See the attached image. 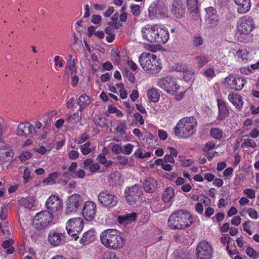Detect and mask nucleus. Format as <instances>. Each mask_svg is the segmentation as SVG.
Listing matches in <instances>:
<instances>
[{"mask_svg": "<svg viewBox=\"0 0 259 259\" xmlns=\"http://www.w3.org/2000/svg\"><path fill=\"white\" fill-rule=\"evenodd\" d=\"M101 242L106 248L118 250L124 245L125 241L117 230L108 229L103 231L100 234Z\"/></svg>", "mask_w": 259, "mask_h": 259, "instance_id": "1", "label": "nucleus"}, {"mask_svg": "<svg viewBox=\"0 0 259 259\" xmlns=\"http://www.w3.org/2000/svg\"><path fill=\"white\" fill-rule=\"evenodd\" d=\"M197 125V120L194 116L184 117L175 127V135L180 139L188 138L195 133Z\"/></svg>", "mask_w": 259, "mask_h": 259, "instance_id": "2", "label": "nucleus"}, {"mask_svg": "<svg viewBox=\"0 0 259 259\" xmlns=\"http://www.w3.org/2000/svg\"><path fill=\"white\" fill-rule=\"evenodd\" d=\"M193 223L191 214L188 211L180 209L171 214L168 225L172 230H181L188 227Z\"/></svg>", "mask_w": 259, "mask_h": 259, "instance_id": "3", "label": "nucleus"}, {"mask_svg": "<svg viewBox=\"0 0 259 259\" xmlns=\"http://www.w3.org/2000/svg\"><path fill=\"white\" fill-rule=\"evenodd\" d=\"M139 62L142 68L151 74H157L161 67L155 55L144 52L139 57Z\"/></svg>", "mask_w": 259, "mask_h": 259, "instance_id": "4", "label": "nucleus"}, {"mask_svg": "<svg viewBox=\"0 0 259 259\" xmlns=\"http://www.w3.org/2000/svg\"><path fill=\"white\" fill-rule=\"evenodd\" d=\"M157 85L168 94L174 95L180 88L178 83L177 79L171 76L157 79Z\"/></svg>", "mask_w": 259, "mask_h": 259, "instance_id": "5", "label": "nucleus"}, {"mask_svg": "<svg viewBox=\"0 0 259 259\" xmlns=\"http://www.w3.org/2000/svg\"><path fill=\"white\" fill-rule=\"evenodd\" d=\"M83 228V221L80 218L69 219L66 224V228L68 234L73 237L75 240L79 238L78 234L80 233Z\"/></svg>", "mask_w": 259, "mask_h": 259, "instance_id": "6", "label": "nucleus"}, {"mask_svg": "<svg viewBox=\"0 0 259 259\" xmlns=\"http://www.w3.org/2000/svg\"><path fill=\"white\" fill-rule=\"evenodd\" d=\"M98 200L104 207L111 208L115 206L117 203V197L108 190L100 192L98 195Z\"/></svg>", "mask_w": 259, "mask_h": 259, "instance_id": "7", "label": "nucleus"}, {"mask_svg": "<svg viewBox=\"0 0 259 259\" xmlns=\"http://www.w3.org/2000/svg\"><path fill=\"white\" fill-rule=\"evenodd\" d=\"M53 214L48 210L37 213L34 218V224L37 229L41 230L47 227L52 222Z\"/></svg>", "mask_w": 259, "mask_h": 259, "instance_id": "8", "label": "nucleus"}, {"mask_svg": "<svg viewBox=\"0 0 259 259\" xmlns=\"http://www.w3.org/2000/svg\"><path fill=\"white\" fill-rule=\"evenodd\" d=\"M149 17L153 19L155 17L163 18L167 16V10L165 5L161 1L158 2L154 7L148 9Z\"/></svg>", "mask_w": 259, "mask_h": 259, "instance_id": "9", "label": "nucleus"}, {"mask_svg": "<svg viewBox=\"0 0 259 259\" xmlns=\"http://www.w3.org/2000/svg\"><path fill=\"white\" fill-rule=\"evenodd\" d=\"M140 188V186L139 184H136L125 189V198L129 204H134L136 201L139 198L141 195V193L139 191Z\"/></svg>", "mask_w": 259, "mask_h": 259, "instance_id": "10", "label": "nucleus"}, {"mask_svg": "<svg viewBox=\"0 0 259 259\" xmlns=\"http://www.w3.org/2000/svg\"><path fill=\"white\" fill-rule=\"evenodd\" d=\"M36 131L30 122L20 123L17 127V134L19 137L24 138H33L35 135Z\"/></svg>", "mask_w": 259, "mask_h": 259, "instance_id": "11", "label": "nucleus"}, {"mask_svg": "<svg viewBox=\"0 0 259 259\" xmlns=\"http://www.w3.org/2000/svg\"><path fill=\"white\" fill-rule=\"evenodd\" d=\"M196 254L197 259H210L212 249L207 242L202 241L197 247Z\"/></svg>", "mask_w": 259, "mask_h": 259, "instance_id": "12", "label": "nucleus"}, {"mask_svg": "<svg viewBox=\"0 0 259 259\" xmlns=\"http://www.w3.org/2000/svg\"><path fill=\"white\" fill-rule=\"evenodd\" d=\"M254 22L250 17H244L240 19L238 25V31L242 34H249L254 28Z\"/></svg>", "mask_w": 259, "mask_h": 259, "instance_id": "13", "label": "nucleus"}, {"mask_svg": "<svg viewBox=\"0 0 259 259\" xmlns=\"http://www.w3.org/2000/svg\"><path fill=\"white\" fill-rule=\"evenodd\" d=\"M156 30L153 42H157L159 45L166 44L169 38V34L167 29L162 25L158 24Z\"/></svg>", "mask_w": 259, "mask_h": 259, "instance_id": "14", "label": "nucleus"}, {"mask_svg": "<svg viewBox=\"0 0 259 259\" xmlns=\"http://www.w3.org/2000/svg\"><path fill=\"white\" fill-rule=\"evenodd\" d=\"M46 205L52 213H55L62 208L63 201L58 196L52 195L47 199Z\"/></svg>", "mask_w": 259, "mask_h": 259, "instance_id": "15", "label": "nucleus"}, {"mask_svg": "<svg viewBox=\"0 0 259 259\" xmlns=\"http://www.w3.org/2000/svg\"><path fill=\"white\" fill-rule=\"evenodd\" d=\"M82 203V200L80 195L77 194L71 195L68 198L66 213H70L75 212Z\"/></svg>", "mask_w": 259, "mask_h": 259, "instance_id": "16", "label": "nucleus"}, {"mask_svg": "<svg viewBox=\"0 0 259 259\" xmlns=\"http://www.w3.org/2000/svg\"><path fill=\"white\" fill-rule=\"evenodd\" d=\"M64 233L58 232L55 230L51 231L48 235V241L54 246L61 245L65 242Z\"/></svg>", "mask_w": 259, "mask_h": 259, "instance_id": "17", "label": "nucleus"}, {"mask_svg": "<svg viewBox=\"0 0 259 259\" xmlns=\"http://www.w3.org/2000/svg\"><path fill=\"white\" fill-rule=\"evenodd\" d=\"M96 212V204L92 201H87L84 205L82 210V214L85 219L88 221L92 220L95 216Z\"/></svg>", "mask_w": 259, "mask_h": 259, "instance_id": "18", "label": "nucleus"}, {"mask_svg": "<svg viewBox=\"0 0 259 259\" xmlns=\"http://www.w3.org/2000/svg\"><path fill=\"white\" fill-rule=\"evenodd\" d=\"M225 82L229 84L230 87L236 91H240L244 86L245 80L241 77L236 78L233 75H229L225 79Z\"/></svg>", "mask_w": 259, "mask_h": 259, "instance_id": "19", "label": "nucleus"}, {"mask_svg": "<svg viewBox=\"0 0 259 259\" xmlns=\"http://www.w3.org/2000/svg\"><path fill=\"white\" fill-rule=\"evenodd\" d=\"M157 26L158 24H147L143 27L141 32L143 38L150 42H153Z\"/></svg>", "mask_w": 259, "mask_h": 259, "instance_id": "20", "label": "nucleus"}, {"mask_svg": "<svg viewBox=\"0 0 259 259\" xmlns=\"http://www.w3.org/2000/svg\"><path fill=\"white\" fill-rule=\"evenodd\" d=\"M171 12L177 18H182L185 14V8L182 0H174L171 5Z\"/></svg>", "mask_w": 259, "mask_h": 259, "instance_id": "21", "label": "nucleus"}, {"mask_svg": "<svg viewBox=\"0 0 259 259\" xmlns=\"http://www.w3.org/2000/svg\"><path fill=\"white\" fill-rule=\"evenodd\" d=\"M187 9L192 17L197 19L200 16L198 0H186Z\"/></svg>", "mask_w": 259, "mask_h": 259, "instance_id": "22", "label": "nucleus"}, {"mask_svg": "<svg viewBox=\"0 0 259 259\" xmlns=\"http://www.w3.org/2000/svg\"><path fill=\"white\" fill-rule=\"evenodd\" d=\"M158 183L153 177H146L143 182V189L146 192L153 193L157 189Z\"/></svg>", "mask_w": 259, "mask_h": 259, "instance_id": "23", "label": "nucleus"}, {"mask_svg": "<svg viewBox=\"0 0 259 259\" xmlns=\"http://www.w3.org/2000/svg\"><path fill=\"white\" fill-rule=\"evenodd\" d=\"M14 153L12 150L5 147L0 148V163L3 164L12 161Z\"/></svg>", "mask_w": 259, "mask_h": 259, "instance_id": "24", "label": "nucleus"}, {"mask_svg": "<svg viewBox=\"0 0 259 259\" xmlns=\"http://www.w3.org/2000/svg\"><path fill=\"white\" fill-rule=\"evenodd\" d=\"M237 5V11L239 14H244L248 12L251 8L250 0H234Z\"/></svg>", "mask_w": 259, "mask_h": 259, "instance_id": "25", "label": "nucleus"}, {"mask_svg": "<svg viewBox=\"0 0 259 259\" xmlns=\"http://www.w3.org/2000/svg\"><path fill=\"white\" fill-rule=\"evenodd\" d=\"M219 108V115L217 119L222 120L225 119L229 114V109L225 103L221 99L217 100Z\"/></svg>", "mask_w": 259, "mask_h": 259, "instance_id": "26", "label": "nucleus"}, {"mask_svg": "<svg viewBox=\"0 0 259 259\" xmlns=\"http://www.w3.org/2000/svg\"><path fill=\"white\" fill-rule=\"evenodd\" d=\"M96 237V232L94 229H91L84 233L79 241L81 244L87 245L93 242Z\"/></svg>", "mask_w": 259, "mask_h": 259, "instance_id": "27", "label": "nucleus"}, {"mask_svg": "<svg viewBox=\"0 0 259 259\" xmlns=\"http://www.w3.org/2000/svg\"><path fill=\"white\" fill-rule=\"evenodd\" d=\"M228 98L237 109H240L242 107L243 103L242 97L239 95L232 93L228 95Z\"/></svg>", "mask_w": 259, "mask_h": 259, "instance_id": "28", "label": "nucleus"}, {"mask_svg": "<svg viewBox=\"0 0 259 259\" xmlns=\"http://www.w3.org/2000/svg\"><path fill=\"white\" fill-rule=\"evenodd\" d=\"M174 194V189L172 187H167L163 192L162 199L165 203L169 202L172 200Z\"/></svg>", "mask_w": 259, "mask_h": 259, "instance_id": "29", "label": "nucleus"}, {"mask_svg": "<svg viewBox=\"0 0 259 259\" xmlns=\"http://www.w3.org/2000/svg\"><path fill=\"white\" fill-rule=\"evenodd\" d=\"M77 103L80 106L79 110L81 112L88 105L90 104L91 101L89 97L87 95L84 94L79 96Z\"/></svg>", "mask_w": 259, "mask_h": 259, "instance_id": "30", "label": "nucleus"}, {"mask_svg": "<svg viewBox=\"0 0 259 259\" xmlns=\"http://www.w3.org/2000/svg\"><path fill=\"white\" fill-rule=\"evenodd\" d=\"M147 97L151 102H157L159 99L160 94L157 89L152 88L148 91Z\"/></svg>", "mask_w": 259, "mask_h": 259, "instance_id": "31", "label": "nucleus"}, {"mask_svg": "<svg viewBox=\"0 0 259 259\" xmlns=\"http://www.w3.org/2000/svg\"><path fill=\"white\" fill-rule=\"evenodd\" d=\"M109 178L112 183L115 185H120L123 182V179L118 171H115L110 175Z\"/></svg>", "mask_w": 259, "mask_h": 259, "instance_id": "32", "label": "nucleus"}, {"mask_svg": "<svg viewBox=\"0 0 259 259\" xmlns=\"http://www.w3.org/2000/svg\"><path fill=\"white\" fill-rule=\"evenodd\" d=\"M81 119V114L78 112L74 113L72 115H67L66 121L68 124L74 125L77 122H80Z\"/></svg>", "mask_w": 259, "mask_h": 259, "instance_id": "33", "label": "nucleus"}, {"mask_svg": "<svg viewBox=\"0 0 259 259\" xmlns=\"http://www.w3.org/2000/svg\"><path fill=\"white\" fill-rule=\"evenodd\" d=\"M210 135L213 138L221 140L224 138V134L221 129L213 127L210 130Z\"/></svg>", "mask_w": 259, "mask_h": 259, "instance_id": "34", "label": "nucleus"}, {"mask_svg": "<svg viewBox=\"0 0 259 259\" xmlns=\"http://www.w3.org/2000/svg\"><path fill=\"white\" fill-rule=\"evenodd\" d=\"M20 203L25 207L32 209L34 207V199L33 197L23 198L21 199Z\"/></svg>", "mask_w": 259, "mask_h": 259, "instance_id": "35", "label": "nucleus"}, {"mask_svg": "<svg viewBox=\"0 0 259 259\" xmlns=\"http://www.w3.org/2000/svg\"><path fill=\"white\" fill-rule=\"evenodd\" d=\"M13 243L14 241L12 239H9L3 243V246L6 250L5 252L7 254H12L14 252V248L12 246Z\"/></svg>", "mask_w": 259, "mask_h": 259, "instance_id": "36", "label": "nucleus"}, {"mask_svg": "<svg viewBox=\"0 0 259 259\" xmlns=\"http://www.w3.org/2000/svg\"><path fill=\"white\" fill-rule=\"evenodd\" d=\"M137 214L135 212H132L123 215L118 217L119 222L122 223L125 221H133L136 219Z\"/></svg>", "mask_w": 259, "mask_h": 259, "instance_id": "37", "label": "nucleus"}, {"mask_svg": "<svg viewBox=\"0 0 259 259\" xmlns=\"http://www.w3.org/2000/svg\"><path fill=\"white\" fill-rule=\"evenodd\" d=\"M206 22L210 25V26L213 27L217 25L218 23V16L213 13L207 14Z\"/></svg>", "mask_w": 259, "mask_h": 259, "instance_id": "38", "label": "nucleus"}, {"mask_svg": "<svg viewBox=\"0 0 259 259\" xmlns=\"http://www.w3.org/2000/svg\"><path fill=\"white\" fill-rule=\"evenodd\" d=\"M59 174L57 172H53L49 175V176L44 180V183L48 185H54L56 183V179L58 178Z\"/></svg>", "mask_w": 259, "mask_h": 259, "instance_id": "39", "label": "nucleus"}, {"mask_svg": "<svg viewBox=\"0 0 259 259\" xmlns=\"http://www.w3.org/2000/svg\"><path fill=\"white\" fill-rule=\"evenodd\" d=\"M195 60L199 67H202L206 65L209 61V59L205 56H198L195 57Z\"/></svg>", "mask_w": 259, "mask_h": 259, "instance_id": "40", "label": "nucleus"}, {"mask_svg": "<svg viewBox=\"0 0 259 259\" xmlns=\"http://www.w3.org/2000/svg\"><path fill=\"white\" fill-rule=\"evenodd\" d=\"M183 77L187 82H192L194 79V72L192 70L183 71Z\"/></svg>", "mask_w": 259, "mask_h": 259, "instance_id": "41", "label": "nucleus"}, {"mask_svg": "<svg viewBox=\"0 0 259 259\" xmlns=\"http://www.w3.org/2000/svg\"><path fill=\"white\" fill-rule=\"evenodd\" d=\"M241 147H251L254 148L256 147V143L254 141L250 139H244L243 143L241 144Z\"/></svg>", "mask_w": 259, "mask_h": 259, "instance_id": "42", "label": "nucleus"}, {"mask_svg": "<svg viewBox=\"0 0 259 259\" xmlns=\"http://www.w3.org/2000/svg\"><path fill=\"white\" fill-rule=\"evenodd\" d=\"M90 146V143L87 142L80 146V151L83 155H87L91 152Z\"/></svg>", "mask_w": 259, "mask_h": 259, "instance_id": "43", "label": "nucleus"}, {"mask_svg": "<svg viewBox=\"0 0 259 259\" xmlns=\"http://www.w3.org/2000/svg\"><path fill=\"white\" fill-rule=\"evenodd\" d=\"M243 194L249 199H253L255 197V191L250 188H247L244 190Z\"/></svg>", "mask_w": 259, "mask_h": 259, "instance_id": "44", "label": "nucleus"}, {"mask_svg": "<svg viewBox=\"0 0 259 259\" xmlns=\"http://www.w3.org/2000/svg\"><path fill=\"white\" fill-rule=\"evenodd\" d=\"M66 66V68H68L72 72H76V70L75 67V60L74 59H68Z\"/></svg>", "mask_w": 259, "mask_h": 259, "instance_id": "45", "label": "nucleus"}, {"mask_svg": "<svg viewBox=\"0 0 259 259\" xmlns=\"http://www.w3.org/2000/svg\"><path fill=\"white\" fill-rule=\"evenodd\" d=\"M30 175L31 171L29 169L28 167H26L24 171L23 176L24 184L27 183L31 179Z\"/></svg>", "mask_w": 259, "mask_h": 259, "instance_id": "46", "label": "nucleus"}, {"mask_svg": "<svg viewBox=\"0 0 259 259\" xmlns=\"http://www.w3.org/2000/svg\"><path fill=\"white\" fill-rule=\"evenodd\" d=\"M203 42V39L202 37L200 35H195L194 37V39L193 40V45L195 47H198V46L202 45Z\"/></svg>", "mask_w": 259, "mask_h": 259, "instance_id": "47", "label": "nucleus"}, {"mask_svg": "<svg viewBox=\"0 0 259 259\" xmlns=\"http://www.w3.org/2000/svg\"><path fill=\"white\" fill-rule=\"evenodd\" d=\"M131 12L134 16H138L140 14V7L138 5H132L131 6Z\"/></svg>", "mask_w": 259, "mask_h": 259, "instance_id": "48", "label": "nucleus"}, {"mask_svg": "<svg viewBox=\"0 0 259 259\" xmlns=\"http://www.w3.org/2000/svg\"><path fill=\"white\" fill-rule=\"evenodd\" d=\"M134 146L131 144H127L122 147V153L125 154H130L133 149Z\"/></svg>", "mask_w": 259, "mask_h": 259, "instance_id": "49", "label": "nucleus"}, {"mask_svg": "<svg viewBox=\"0 0 259 259\" xmlns=\"http://www.w3.org/2000/svg\"><path fill=\"white\" fill-rule=\"evenodd\" d=\"M103 259H118L115 252L107 251L104 253Z\"/></svg>", "mask_w": 259, "mask_h": 259, "instance_id": "50", "label": "nucleus"}, {"mask_svg": "<svg viewBox=\"0 0 259 259\" xmlns=\"http://www.w3.org/2000/svg\"><path fill=\"white\" fill-rule=\"evenodd\" d=\"M124 75L131 82H135L136 80L135 75L129 70H125Z\"/></svg>", "mask_w": 259, "mask_h": 259, "instance_id": "51", "label": "nucleus"}, {"mask_svg": "<svg viewBox=\"0 0 259 259\" xmlns=\"http://www.w3.org/2000/svg\"><path fill=\"white\" fill-rule=\"evenodd\" d=\"M251 222L250 221H245L242 224L243 230L245 232H246V233H247L249 235H251L252 234V232L250 231V228H251L250 224H251Z\"/></svg>", "mask_w": 259, "mask_h": 259, "instance_id": "52", "label": "nucleus"}, {"mask_svg": "<svg viewBox=\"0 0 259 259\" xmlns=\"http://www.w3.org/2000/svg\"><path fill=\"white\" fill-rule=\"evenodd\" d=\"M126 129V125L124 122H122L116 127V131L120 133L121 135H123L125 133V130Z\"/></svg>", "mask_w": 259, "mask_h": 259, "instance_id": "53", "label": "nucleus"}, {"mask_svg": "<svg viewBox=\"0 0 259 259\" xmlns=\"http://www.w3.org/2000/svg\"><path fill=\"white\" fill-rule=\"evenodd\" d=\"M180 161L183 166H189L193 163V161L190 159H186L184 156H179Z\"/></svg>", "mask_w": 259, "mask_h": 259, "instance_id": "54", "label": "nucleus"}, {"mask_svg": "<svg viewBox=\"0 0 259 259\" xmlns=\"http://www.w3.org/2000/svg\"><path fill=\"white\" fill-rule=\"evenodd\" d=\"M247 212L248 214V215L250 218L253 219H256L258 218L257 213L256 210L253 209L252 208H249Z\"/></svg>", "mask_w": 259, "mask_h": 259, "instance_id": "55", "label": "nucleus"}, {"mask_svg": "<svg viewBox=\"0 0 259 259\" xmlns=\"http://www.w3.org/2000/svg\"><path fill=\"white\" fill-rule=\"evenodd\" d=\"M247 254L254 258H257L256 252L254 249L250 247H248L246 249Z\"/></svg>", "mask_w": 259, "mask_h": 259, "instance_id": "56", "label": "nucleus"}, {"mask_svg": "<svg viewBox=\"0 0 259 259\" xmlns=\"http://www.w3.org/2000/svg\"><path fill=\"white\" fill-rule=\"evenodd\" d=\"M68 154L69 158L72 160L77 159L79 155V152L75 150H71L68 152Z\"/></svg>", "mask_w": 259, "mask_h": 259, "instance_id": "57", "label": "nucleus"}, {"mask_svg": "<svg viewBox=\"0 0 259 259\" xmlns=\"http://www.w3.org/2000/svg\"><path fill=\"white\" fill-rule=\"evenodd\" d=\"M134 118L137 122H138L141 125H143L144 123V121L142 115L137 112L134 114Z\"/></svg>", "mask_w": 259, "mask_h": 259, "instance_id": "58", "label": "nucleus"}, {"mask_svg": "<svg viewBox=\"0 0 259 259\" xmlns=\"http://www.w3.org/2000/svg\"><path fill=\"white\" fill-rule=\"evenodd\" d=\"M31 154L30 152L26 151L21 153L19 156L20 159L22 161H24L29 159L31 157Z\"/></svg>", "mask_w": 259, "mask_h": 259, "instance_id": "59", "label": "nucleus"}, {"mask_svg": "<svg viewBox=\"0 0 259 259\" xmlns=\"http://www.w3.org/2000/svg\"><path fill=\"white\" fill-rule=\"evenodd\" d=\"M100 168V166L99 163H96L92 164L89 167V170L92 172H96Z\"/></svg>", "mask_w": 259, "mask_h": 259, "instance_id": "60", "label": "nucleus"}, {"mask_svg": "<svg viewBox=\"0 0 259 259\" xmlns=\"http://www.w3.org/2000/svg\"><path fill=\"white\" fill-rule=\"evenodd\" d=\"M111 150L113 153L118 154L120 152H122V147L119 145L114 144L112 146Z\"/></svg>", "mask_w": 259, "mask_h": 259, "instance_id": "61", "label": "nucleus"}, {"mask_svg": "<svg viewBox=\"0 0 259 259\" xmlns=\"http://www.w3.org/2000/svg\"><path fill=\"white\" fill-rule=\"evenodd\" d=\"M101 21V17L99 15H93L91 21L95 24H99Z\"/></svg>", "mask_w": 259, "mask_h": 259, "instance_id": "62", "label": "nucleus"}, {"mask_svg": "<svg viewBox=\"0 0 259 259\" xmlns=\"http://www.w3.org/2000/svg\"><path fill=\"white\" fill-rule=\"evenodd\" d=\"M1 219L3 220H6L7 218V208L4 206L1 208V213L0 214Z\"/></svg>", "mask_w": 259, "mask_h": 259, "instance_id": "63", "label": "nucleus"}, {"mask_svg": "<svg viewBox=\"0 0 259 259\" xmlns=\"http://www.w3.org/2000/svg\"><path fill=\"white\" fill-rule=\"evenodd\" d=\"M117 159L118 162L121 165L126 164L128 161L127 158L124 156H118Z\"/></svg>", "mask_w": 259, "mask_h": 259, "instance_id": "64", "label": "nucleus"}]
</instances>
